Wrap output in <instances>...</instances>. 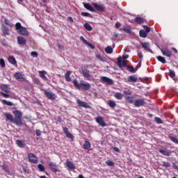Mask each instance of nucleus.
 <instances>
[{
  "label": "nucleus",
  "mask_w": 178,
  "mask_h": 178,
  "mask_svg": "<svg viewBox=\"0 0 178 178\" xmlns=\"http://www.w3.org/2000/svg\"><path fill=\"white\" fill-rule=\"evenodd\" d=\"M13 113L14 115V118L13 115H12L10 113L4 114L6 119L8 120V122H10V123H14L17 126H26V124L22 121V118L23 116L22 111L15 110L13 111Z\"/></svg>",
  "instance_id": "nucleus-1"
},
{
  "label": "nucleus",
  "mask_w": 178,
  "mask_h": 178,
  "mask_svg": "<svg viewBox=\"0 0 178 178\" xmlns=\"http://www.w3.org/2000/svg\"><path fill=\"white\" fill-rule=\"evenodd\" d=\"M75 88L77 90H83V91H89L91 89V84L88 82H83V81H80L79 83L76 79H74L72 81Z\"/></svg>",
  "instance_id": "nucleus-2"
},
{
  "label": "nucleus",
  "mask_w": 178,
  "mask_h": 178,
  "mask_svg": "<svg viewBox=\"0 0 178 178\" xmlns=\"http://www.w3.org/2000/svg\"><path fill=\"white\" fill-rule=\"evenodd\" d=\"M1 90L2 91L0 92V95H2L3 98H12V96L9 95V92H10V88H9L8 85H1Z\"/></svg>",
  "instance_id": "nucleus-3"
},
{
  "label": "nucleus",
  "mask_w": 178,
  "mask_h": 178,
  "mask_svg": "<svg viewBox=\"0 0 178 178\" xmlns=\"http://www.w3.org/2000/svg\"><path fill=\"white\" fill-rule=\"evenodd\" d=\"M49 168L54 173H57V172H59V167H58V165L53 161H50L49 163Z\"/></svg>",
  "instance_id": "nucleus-4"
},
{
  "label": "nucleus",
  "mask_w": 178,
  "mask_h": 178,
  "mask_svg": "<svg viewBox=\"0 0 178 178\" xmlns=\"http://www.w3.org/2000/svg\"><path fill=\"white\" fill-rule=\"evenodd\" d=\"M28 159L31 163H37V162H38V158L33 153H29L28 154Z\"/></svg>",
  "instance_id": "nucleus-5"
},
{
  "label": "nucleus",
  "mask_w": 178,
  "mask_h": 178,
  "mask_svg": "<svg viewBox=\"0 0 178 178\" xmlns=\"http://www.w3.org/2000/svg\"><path fill=\"white\" fill-rule=\"evenodd\" d=\"M100 81L102 83H106V84H108V86H113L114 81L110 78H108L107 76H102L100 77Z\"/></svg>",
  "instance_id": "nucleus-6"
},
{
  "label": "nucleus",
  "mask_w": 178,
  "mask_h": 178,
  "mask_svg": "<svg viewBox=\"0 0 178 178\" xmlns=\"http://www.w3.org/2000/svg\"><path fill=\"white\" fill-rule=\"evenodd\" d=\"M44 94L47 97V98H48V99H51V101H54V99L56 98V95L53 92H48V90H44Z\"/></svg>",
  "instance_id": "nucleus-7"
},
{
  "label": "nucleus",
  "mask_w": 178,
  "mask_h": 178,
  "mask_svg": "<svg viewBox=\"0 0 178 178\" xmlns=\"http://www.w3.org/2000/svg\"><path fill=\"white\" fill-rule=\"evenodd\" d=\"M142 48L145 49V51H148V52H150L151 54H154V51L149 48H151V45L148 42H141Z\"/></svg>",
  "instance_id": "nucleus-8"
},
{
  "label": "nucleus",
  "mask_w": 178,
  "mask_h": 178,
  "mask_svg": "<svg viewBox=\"0 0 178 178\" xmlns=\"http://www.w3.org/2000/svg\"><path fill=\"white\" fill-rule=\"evenodd\" d=\"M81 73L85 79H87V80H90V79H91V74H90V72L89 70L82 69Z\"/></svg>",
  "instance_id": "nucleus-9"
},
{
  "label": "nucleus",
  "mask_w": 178,
  "mask_h": 178,
  "mask_svg": "<svg viewBox=\"0 0 178 178\" xmlns=\"http://www.w3.org/2000/svg\"><path fill=\"white\" fill-rule=\"evenodd\" d=\"M134 105L136 108H140V106H144L145 105V102L144 99H136L135 100Z\"/></svg>",
  "instance_id": "nucleus-10"
},
{
  "label": "nucleus",
  "mask_w": 178,
  "mask_h": 178,
  "mask_svg": "<svg viewBox=\"0 0 178 178\" xmlns=\"http://www.w3.org/2000/svg\"><path fill=\"white\" fill-rule=\"evenodd\" d=\"M77 104H78L79 106H81V108H85L86 109L91 108V106H90L88 104V103H87L86 102L77 100Z\"/></svg>",
  "instance_id": "nucleus-11"
},
{
  "label": "nucleus",
  "mask_w": 178,
  "mask_h": 178,
  "mask_svg": "<svg viewBox=\"0 0 178 178\" xmlns=\"http://www.w3.org/2000/svg\"><path fill=\"white\" fill-rule=\"evenodd\" d=\"M95 120H96L97 123H98V124H99V126H102V127H105L107 126L105 121H104V118H102V117H101V116L97 117L95 118Z\"/></svg>",
  "instance_id": "nucleus-12"
},
{
  "label": "nucleus",
  "mask_w": 178,
  "mask_h": 178,
  "mask_svg": "<svg viewBox=\"0 0 178 178\" xmlns=\"http://www.w3.org/2000/svg\"><path fill=\"white\" fill-rule=\"evenodd\" d=\"M159 152L165 156H170L172 155V152L168 149H159Z\"/></svg>",
  "instance_id": "nucleus-13"
},
{
  "label": "nucleus",
  "mask_w": 178,
  "mask_h": 178,
  "mask_svg": "<svg viewBox=\"0 0 178 178\" xmlns=\"http://www.w3.org/2000/svg\"><path fill=\"white\" fill-rule=\"evenodd\" d=\"M93 6H94L95 9H96V10H98V12H104V10H105V7H104L103 6H101L97 3H94Z\"/></svg>",
  "instance_id": "nucleus-14"
},
{
  "label": "nucleus",
  "mask_w": 178,
  "mask_h": 178,
  "mask_svg": "<svg viewBox=\"0 0 178 178\" xmlns=\"http://www.w3.org/2000/svg\"><path fill=\"white\" fill-rule=\"evenodd\" d=\"M161 51L162 52L163 55L165 56H168V58H170L172 56V51L169 50V49H161Z\"/></svg>",
  "instance_id": "nucleus-15"
},
{
  "label": "nucleus",
  "mask_w": 178,
  "mask_h": 178,
  "mask_svg": "<svg viewBox=\"0 0 178 178\" xmlns=\"http://www.w3.org/2000/svg\"><path fill=\"white\" fill-rule=\"evenodd\" d=\"M14 77L16 79V80H23L24 79V74H23V72H15L14 74Z\"/></svg>",
  "instance_id": "nucleus-16"
},
{
  "label": "nucleus",
  "mask_w": 178,
  "mask_h": 178,
  "mask_svg": "<svg viewBox=\"0 0 178 178\" xmlns=\"http://www.w3.org/2000/svg\"><path fill=\"white\" fill-rule=\"evenodd\" d=\"M168 138L172 141V143H175V144H178V139L177 136L173 134H170L168 135Z\"/></svg>",
  "instance_id": "nucleus-17"
},
{
  "label": "nucleus",
  "mask_w": 178,
  "mask_h": 178,
  "mask_svg": "<svg viewBox=\"0 0 178 178\" xmlns=\"http://www.w3.org/2000/svg\"><path fill=\"white\" fill-rule=\"evenodd\" d=\"M118 67L122 68V66L124 67H126V61H122V56H119L118 58Z\"/></svg>",
  "instance_id": "nucleus-18"
},
{
  "label": "nucleus",
  "mask_w": 178,
  "mask_h": 178,
  "mask_svg": "<svg viewBox=\"0 0 178 178\" xmlns=\"http://www.w3.org/2000/svg\"><path fill=\"white\" fill-rule=\"evenodd\" d=\"M127 80L129 83H137V80H138V79L136 75H131L128 77Z\"/></svg>",
  "instance_id": "nucleus-19"
},
{
  "label": "nucleus",
  "mask_w": 178,
  "mask_h": 178,
  "mask_svg": "<svg viewBox=\"0 0 178 178\" xmlns=\"http://www.w3.org/2000/svg\"><path fill=\"white\" fill-rule=\"evenodd\" d=\"M83 4L84 8L88 10H90V12H95V8H93V7L90 5V3H83Z\"/></svg>",
  "instance_id": "nucleus-20"
},
{
  "label": "nucleus",
  "mask_w": 178,
  "mask_h": 178,
  "mask_svg": "<svg viewBox=\"0 0 178 178\" xmlns=\"http://www.w3.org/2000/svg\"><path fill=\"white\" fill-rule=\"evenodd\" d=\"M16 144L19 148H24V147H26V143L24 141L19 139L16 140Z\"/></svg>",
  "instance_id": "nucleus-21"
},
{
  "label": "nucleus",
  "mask_w": 178,
  "mask_h": 178,
  "mask_svg": "<svg viewBox=\"0 0 178 178\" xmlns=\"http://www.w3.org/2000/svg\"><path fill=\"white\" fill-rule=\"evenodd\" d=\"M17 41H18V44H19V45H26V39L22 36H19L17 38Z\"/></svg>",
  "instance_id": "nucleus-22"
},
{
  "label": "nucleus",
  "mask_w": 178,
  "mask_h": 178,
  "mask_svg": "<svg viewBox=\"0 0 178 178\" xmlns=\"http://www.w3.org/2000/svg\"><path fill=\"white\" fill-rule=\"evenodd\" d=\"M8 62L9 63H11V65H13V66H16L17 65V63L16 62V58H15V57L12 56L8 57Z\"/></svg>",
  "instance_id": "nucleus-23"
},
{
  "label": "nucleus",
  "mask_w": 178,
  "mask_h": 178,
  "mask_svg": "<svg viewBox=\"0 0 178 178\" xmlns=\"http://www.w3.org/2000/svg\"><path fill=\"white\" fill-rule=\"evenodd\" d=\"M107 104L112 109H114L116 107V102L113 100H108Z\"/></svg>",
  "instance_id": "nucleus-24"
},
{
  "label": "nucleus",
  "mask_w": 178,
  "mask_h": 178,
  "mask_svg": "<svg viewBox=\"0 0 178 178\" xmlns=\"http://www.w3.org/2000/svg\"><path fill=\"white\" fill-rule=\"evenodd\" d=\"M66 165L67 168H69V169H71V170H74V169H76L74 164L72 163V161H66Z\"/></svg>",
  "instance_id": "nucleus-25"
},
{
  "label": "nucleus",
  "mask_w": 178,
  "mask_h": 178,
  "mask_svg": "<svg viewBox=\"0 0 178 178\" xmlns=\"http://www.w3.org/2000/svg\"><path fill=\"white\" fill-rule=\"evenodd\" d=\"M91 148V143L88 140H86L83 144V149H90Z\"/></svg>",
  "instance_id": "nucleus-26"
},
{
  "label": "nucleus",
  "mask_w": 178,
  "mask_h": 178,
  "mask_svg": "<svg viewBox=\"0 0 178 178\" xmlns=\"http://www.w3.org/2000/svg\"><path fill=\"white\" fill-rule=\"evenodd\" d=\"M19 34H21L22 35H29V32L25 27H22L19 31Z\"/></svg>",
  "instance_id": "nucleus-27"
},
{
  "label": "nucleus",
  "mask_w": 178,
  "mask_h": 178,
  "mask_svg": "<svg viewBox=\"0 0 178 178\" xmlns=\"http://www.w3.org/2000/svg\"><path fill=\"white\" fill-rule=\"evenodd\" d=\"M1 30L5 35H9V29L6 28V26L2 25Z\"/></svg>",
  "instance_id": "nucleus-28"
},
{
  "label": "nucleus",
  "mask_w": 178,
  "mask_h": 178,
  "mask_svg": "<svg viewBox=\"0 0 178 178\" xmlns=\"http://www.w3.org/2000/svg\"><path fill=\"white\" fill-rule=\"evenodd\" d=\"M1 101L3 105H7L8 106H13L14 105L13 103H12V102H9L8 100L2 99Z\"/></svg>",
  "instance_id": "nucleus-29"
},
{
  "label": "nucleus",
  "mask_w": 178,
  "mask_h": 178,
  "mask_svg": "<svg viewBox=\"0 0 178 178\" xmlns=\"http://www.w3.org/2000/svg\"><path fill=\"white\" fill-rule=\"evenodd\" d=\"M135 22L138 23V24H143V23H144V19L141 17H136L135 18Z\"/></svg>",
  "instance_id": "nucleus-30"
},
{
  "label": "nucleus",
  "mask_w": 178,
  "mask_h": 178,
  "mask_svg": "<svg viewBox=\"0 0 178 178\" xmlns=\"http://www.w3.org/2000/svg\"><path fill=\"white\" fill-rule=\"evenodd\" d=\"M70 74H72V72L71 71H67V72L65 73V80L66 81H71L72 79L70 78Z\"/></svg>",
  "instance_id": "nucleus-31"
},
{
  "label": "nucleus",
  "mask_w": 178,
  "mask_h": 178,
  "mask_svg": "<svg viewBox=\"0 0 178 178\" xmlns=\"http://www.w3.org/2000/svg\"><path fill=\"white\" fill-rule=\"evenodd\" d=\"M104 51H105L106 54H113V49H112V47L111 46H108L107 47L105 48Z\"/></svg>",
  "instance_id": "nucleus-32"
},
{
  "label": "nucleus",
  "mask_w": 178,
  "mask_h": 178,
  "mask_svg": "<svg viewBox=\"0 0 178 178\" xmlns=\"http://www.w3.org/2000/svg\"><path fill=\"white\" fill-rule=\"evenodd\" d=\"M83 26L86 29V30H87L88 31H92V26H91V25H90V24L85 23Z\"/></svg>",
  "instance_id": "nucleus-33"
},
{
  "label": "nucleus",
  "mask_w": 178,
  "mask_h": 178,
  "mask_svg": "<svg viewBox=\"0 0 178 178\" xmlns=\"http://www.w3.org/2000/svg\"><path fill=\"white\" fill-rule=\"evenodd\" d=\"M39 74L42 79H43L45 81L48 80V78L45 76V71H40Z\"/></svg>",
  "instance_id": "nucleus-34"
},
{
  "label": "nucleus",
  "mask_w": 178,
  "mask_h": 178,
  "mask_svg": "<svg viewBox=\"0 0 178 178\" xmlns=\"http://www.w3.org/2000/svg\"><path fill=\"white\" fill-rule=\"evenodd\" d=\"M156 58H157L159 62H161L163 65L165 63H166V60L165 59V58L162 57L161 56H159Z\"/></svg>",
  "instance_id": "nucleus-35"
},
{
  "label": "nucleus",
  "mask_w": 178,
  "mask_h": 178,
  "mask_svg": "<svg viewBox=\"0 0 178 178\" xmlns=\"http://www.w3.org/2000/svg\"><path fill=\"white\" fill-rule=\"evenodd\" d=\"M139 35L140 37H141L142 38H146L147 37V33L144 30H140L139 31Z\"/></svg>",
  "instance_id": "nucleus-36"
},
{
  "label": "nucleus",
  "mask_w": 178,
  "mask_h": 178,
  "mask_svg": "<svg viewBox=\"0 0 178 178\" xmlns=\"http://www.w3.org/2000/svg\"><path fill=\"white\" fill-rule=\"evenodd\" d=\"M115 98H116L117 99H122L123 98V95H122V93L120 92H116L114 95Z\"/></svg>",
  "instance_id": "nucleus-37"
},
{
  "label": "nucleus",
  "mask_w": 178,
  "mask_h": 178,
  "mask_svg": "<svg viewBox=\"0 0 178 178\" xmlns=\"http://www.w3.org/2000/svg\"><path fill=\"white\" fill-rule=\"evenodd\" d=\"M154 122L157 123V124H162V123H163V121H162V120L158 117L154 118Z\"/></svg>",
  "instance_id": "nucleus-38"
},
{
  "label": "nucleus",
  "mask_w": 178,
  "mask_h": 178,
  "mask_svg": "<svg viewBox=\"0 0 178 178\" xmlns=\"http://www.w3.org/2000/svg\"><path fill=\"white\" fill-rule=\"evenodd\" d=\"M169 76L170 77H171V79H175V77H176V73L175 72V71H172V70H169Z\"/></svg>",
  "instance_id": "nucleus-39"
},
{
  "label": "nucleus",
  "mask_w": 178,
  "mask_h": 178,
  "mask_svg": "<svg viewBox=\"0 0 178 178\" xmlns=\"http://www.w3.org/2000/svg\"><path fill=\"white\" fill-rule=\"evenodd\" d=\"M1 168L3 169V170H4V172H6V173H9V167H8L6 164H3V165H1Z\"/></svg>",
  "instance_id": "nucleus-40"
},
{
  "label": "nucleus",
  "mask_w": 178,
  "mask_h": 178,
  "mask_svg": "<svg viewBox=\"0 0 178 178\" xmlns=\"http://www.w3.org/2000/svg\"><path fill=\"white\" fill-rule=\"evenodd\" d=\"M127 70H129V72H131V73H136V70L134 69V67H133L132 65H129L127 67Z\"/></svg>",
  "instance_id": "nucleus-41"
},
{
  "label": "nucleus",
  "mask_w": 178,
  "mask_h": 178,
  "mask_svg": "<svg viewBox=\"0 0 178 178\" xmlns=\"http://www.w3.org/2000/svg\"><path fill=\"white\" fill-rule=\"evenodd\" d=\"M81 15V16H83L85 17H92V15H91V14L86 12H82Z\"/></svg>",
  "instance_id": "nucleus-42"
},
{
  "label": "nucleus",
  "mask_w": 178,
  "mask_h": 178,
  "mask_svg": "<svg viewBox=\"0 0 178 178\" xmlns=\"http://www.w3.org/2000/svg\"><path fill=\"white\" fill-rule=\"evenodd\" d=\"M38 168L40 172H45V167L42 164H38Z\"/></svg>",
  "instance_id": "nucleus-43"
},
{
  "label": "nucleus",
  "mask_w": 178,
  "mask_h": 178,
  "mask_svg": "<svg viewBox=\"0 0 178 178\" xmlns=\"http://www.w3.org/2000/svg\"><path fill=\"white\" fill-rule=\"evenodd\" d=\"M65 136L67 138H70V140H74V136L70 132L65 134Z\"/></svg>",
  "instance_id": "nucleus-44"
},
{
  "label": "nucleus",
  "mask_w": 178,
  "mask_h": 178,
  "mask_svg": "<svg viewBox=\"0 0 178 178\" xmlns=\"http://www.w3.org/2000/svg\"><path fill=\"white\" fill-rule=\"evenodd\" d=\"M106 165L107 166H115V163L111 160H108L106 161Z\"/></svg>",
  "instance_id": "nucleus-45"
},
{
  "label": "nucleus",
  "mask_w": 178,
  "mask_h": 178,
  "mask_svg": "<svg viewBox=\"0 0 178 178\" xmlns=\"http://www.w3.org/2000/svg\"><path fill=\"white\" fill-rule=\"evenodd\" d=\"M126 99L129 102V104H134V102H135L134 99L130 96L127 97Z\"/></svg>",
  "instance_id": "nucleus-46"
},
{
  "label": "nucleus",
  "mask_w": 178,
  "mask_h": 178,
  "mask_svg": "<svg viewBox=\"0 0 178 178\" xmlns=\"http://www.w3.org/2000/svg\"><path fill=\"white\" fill-rule=\"evenodd\" d=\"M4 22H5V24H6L7 26H9V27H12V26H13V24H12V23L10 22V21L8 20V19H6V18L4 19Z\"/></svg>",
  "instance_id": "nucleus-47"
},
{
  "label": "nucleus",
  "mask_w": 178,
  "mask_h": 178,
  "mask_svg": "<svg viewBox=\"0 0 178 178\" xmlns=\"http://www.w3.org/2000/svg\"><path fill=\"white\" fill-rule=\"evenodd\" d=\"M122 30L125 31V33H127V34H131V29H130L129 27H124L122 29Z\"/></svg>",
  "instance_id": "nucleus-48"
},
{
  "label": "nucleus",
  "mask_w": 178,
  "mask_h": 178,
  "mask_svg": "<svg viewBox=\"0 0 178 178\" xmlns=\"http://www.w3.org/2000/svg\"><path fill=\"white\" fill-rule=\"evenodd\" d=\"M15 27H16V30H19V31H20L22 29H23V26H22V24H20V22H17L15 24Z\"/></svg>",
  "instance_id": "nucleus-49"
},
{
  "label": "nucleus",
  "mask_w": 178,
  "mask_h": 178,
  "mask_svg": "<svg viewBox=\"0 0 178 178\" xmlns=\"http://www.w3.org/2000/svg\"><path fill=\"white\" fill-rule=\"evenodd\" d=\"M143 28L145 29V32L147 33H150L151 31V29L149 28V26H147V25H143Z\"/></svg>",
  "instance_id": "nucleus-50"
},
{
  "label": "nucleus",
  "mask_w": 178,
  "mask_h": 178,
  "mask_svg": "<svg viewBox=\"0 0 178 178\" xmlns=\"http://www.w3.org/2000/svg\"><path fill=\"white\" fill-rule=\"evenodd\" d=\"M0 65L3 68L5 67V66H6V64L5 63V60H3V58H0Z\"/></svg>",
  "instance_id": "nucleus-51"
},
{
  "label": "nucleus",
  "mask_w": 178,
  "mask_h": 178,
  "mask_svg": "<svg viewBox=\"0 0 178 178\" xmlns=\"http://www.w3.org/2000/svg\"><path fill=\"white\" fill-rule=\"evenodd\" d=\"M163 166L164 168H170V163L166 162V161H163Z\"/></svg>",
  "instance_id": "nucleus-52"
},
{
  "label": "nucleus",
  "mask_w": 178,
  "mask_h": 178,
  "mask_svg": "<svg viewBox=\"0 0 178 178\" xmlns=\"http://www.w3.org/2000/svg\"><path fill=\"white\" fill-rule=\"evenodd\" d=\"M31 55L33 58H37L38 56V53H37L36 51H32L31 53Z\"/></svg>",
  "instance_id": "nucleus-53"
},
{
  "label": "nucleus",
  "mask_w": 178,
  "mask_h": 178,
  "mask_svg": "<svg viewBox=\"0 0 178 178\" xmlns=\"http://www.w3.org/2000/svg\"><path fill=\"white\" fill-rule=\"evenodd\" d=\"M96 56H97V58L100 59L101 62H105V58L104 57L101 56V55L97 54Z\"/></svg>",
  "instance_id": "nucleus-54"
},
{
  "label": "nucleus",
  "mask_w": 178,
  "mask_h": 178,
  "mask_svg": "<svg viewBox=\"0 0 178 178\" xmlns=\"http://www.w3.org/2000/svg\"><path fill=\"white\" fill-rule=\"evenodd\" d=\"M22 168L24 173H29V170L27 169V166L22 165Z\"/></svg>",
  "instance_id": "nucleus-55"
},
{
  "label": "nucleus",
  "mask_w": 178,
  "mask_h": 178,
  "mask_svg": "<svg viewBox=\"0 0 178 178\" xmlns=\"http://www.w3.org/2000/svg\"><path fill=\"white\" fill-rule=\"evenodd\" d=\"M80 40H81V41H82V42H83V44H87L88 42V41H87V40H86V39L84 38V37H83V36H81V37L80 38Z\"/></svg>",
  "instance_id": "nucleus-56"
},
{
  "label": "nucleus",
  "mask_w": 178,
  "mask_h": 178,
  "mask_svg": "<svg viewBox=\"0 0 178 178\" xmlns=\"http://www.w3.org/2000/svg\"><path fill=\"white\" fill-rule=\"evenodd\" d=\"M123 93L124 94V95H131V92H130V90H124Z\"/></svg>",
  "instance_id": "nucleus-57"
},
{
  "label": "nucleus",
  "mask_w": 178,
  "mask_h": 178,
  "mask_svg": "<svg viewBox=\"0 0 178 178\" xmlns=\"http://www.w3.org/2000/svg\"><path fill=\"white\" fill-rule=\"evenodd\" d=\"M35 134H36L37 137H40V136H41V130L36 129L35 130Z\"/></svg>",
  "instance_id": "nucleus-58"
},
{
  "label": "nucleus",
  "mask_w": 178,
  "mask_h": 178,
  "mask_svg": "<svg viewBox=\"0 0 178 178\" xmlns=\"http://www.w3.org/2000/svg\"><path fill=\"white\" fill-rule=\"evenodd\" d=\"M1 44L3 45V47H8V42H6V40L3 39L1 40Z\"/></svg>",
  "instance_id": "nucleus-59"
},
{
  "label": "nucleus",
  "mask_w": 178,
  "mask_h": 178,
  "mask_svg": "<svg viewBox=\"0 0 178 178\" xmlns=\"http://www.w3.org/2000/svg\"><path fill=\"white\" fill-rule=\"evenodd\" d=\"M140 67H141V62H140L139 63H138V65H137L136 67H135L136 72H137V70H138V69H140Z\"/></svg>",
  "instance_id": "nucleus-60"
},
{
  "label": "nucleus",
  "mask_w": 178,
  "mask_h": 178,
  "mask_svg": "<svg viewBox=\"0 0 178 178\" xmlns=\"http://www.w3.org/2000/svg\"><path fill=\"white\" fill-rule=\"evenodd\" d=\"M86 45H88L90 48H91V49H95V47H94L93 44L92 43H90L89 42H88V44Z\"/></svg>",
  "instance_id": "nucleus-61"
},
{
  "label": "nucleus",
  "mask_w": 178,
  "mask_h": 178,
  "mask_svg": "<svg viewBox=\"0 0 178 178\" xmlns=\"http://www.w3.org/2000/svg\"><path fill=\"white\" fill-rule=\"evenodd\" d=\"M111 148L113 149V151H115V152H120V149H119L117 147H112Z\"/></svg>",
  "instance_id": "nucleus-62"
},
{
  "label": "nucleus",
  "mask_w": 178,
  "mask_h": 178,
  "mask_svg": "<svg viewBox=\"0 0 178 178\" xmlns=\"http://www.w3.org/2000/svg\"><path fill=\"white\" fill-rule=\"evenodd\" d=\"M63 130L65 134H67V133H69V129H67V127H63Z\"/></svg>",
  "instance_id": "nucleus-63"
},
{
  "label": "nucleus",
  "mask_w": 178,
  "mask_h": 178,
  "mask_svg": "<svg viewBox=\"0 0 178 178\" xmlns=\"http://www.w3.org/2000/svg\"><path fill=\"white\" fill-rule=\"evenodd\" d=\"M172 167L174 169H176V170H178V165L176 163H173Z\"/></svg>",
  "instance_id": "nucleus-64"
}]
</instances>
